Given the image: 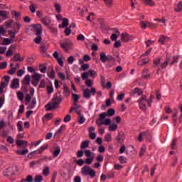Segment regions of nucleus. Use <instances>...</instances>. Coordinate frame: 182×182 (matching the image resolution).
I'll return each instance as SVG.
<instances>
[{"instance_id": "obj_1", "label": "nucleus", "mask_w": 182, "mask_h": 182, "mask_svg": "<svg viewBox=\"0 0 182 182\" xmlns=\"http://www.w3.org/2000/svg\"><path fill=\"white\" fill-rule=\"evenodd\" d=\"M62 97L54 96L51 102L46 105V110L50 112L52 109H57L58 106L62 103Z\"/></svg>"}, {"instance_id": "obj_2", "label": "nucleus", "mask_w": 182, "mask_h": 182, "mask_svg": "<svg viewBox=\"0 0 182 182\" xmlns=\"http://www.w3.org/2000/svg\"><path fill=\"white\" fill-rule=\"evenodd\" d=\"M81 173L83 176H90L91 178H93L95 176H96V171L95 170L91 169L90 166H85L81 169Z\"/></svg>"}, {"instance_id": "obj_3", "label": "nucleus", "mask_w": 182, "mask_h": 182, "mask_svg": "<svg viewBox=\"0 0 182 182\" xmlns=\"http://www.w3.org/2000/svg\"><path fill=\"white\" fill-rule=\"evenodd\" d=\"M18 171V167L16 166H11L7 168L4 171V176L5 177H9V178H11L12 176H15L16 174V172Z\"/></svg>"}, {"instance_id": "obj_4", "label": "nucleus", "mask_w": 182, "mask_h": 182, "mask_svg": "<svg viewBox=\"0 0 182 182\" xmlns=\"http://www.w3.org/2000/svg\"><path fill=\"white\" fill-rule=\"evenodd\" d=\"M60 48H62V49H65L66 52H68V50L71 48H73V42H72V40L70 39H65L64 42L60 43Z\"/></svg>"}, {"instance_id": "obj_5", "label": "nucleus", "mask_w": 182, "mask_h": 182, "mask_svg": "<svg viewBox=\"0 0 182 182\" xmlns=\"http://www.w3.org/2000/svg\"><path fill=\"white\" fill-rule=\"evenodd\" d=\"M137 103H139V109L141 110H147V107L146 106V103H147V97L146 95H142L140 97Z\"/></svg>"}, {"instance_id": "obj_6", "label": "nucleus", "mask_w": 182, "mask_h": 182, "mask_svg": "<svg viewBox=\"0 0 182 182\" xmlns=\"http://www.w3.org/2000/svg\"><path fill=\"white\" fill-rule=\"evenodd\" d=\"M95 96L96 95V88L92 87L90 90L86 88L83 90V97L85 99H90V95Z\"/></svg>"}, {"instance_id": "obj_7", "label": "nucleus", "mask_w": 182, "mask_h": 182, "mask_svg": "<svg viewBox=\"0 0 182 182\" xmlns=\"http://www.w3.org/2000/svg\"><path fill=\"white\" fill-rule=\"evenodd\" d=\"M32 79H33V81L32 82V85L36 87L38 86V85H39V82H41V79H42V74H40L39 73H35L32 75Z\"/></svg>"}, {"instance_id": "obj_8", "label": "nucleus", "mask_w": 182, "mask_h": 182, "mask_svg": "<svg viewBox=\"0 0 182 182\" xmlns=\"http://www.w3.org/2000/svg\"><path fill=\"white\" fill-rule=\"evenodd\" d=\"M133 39V36L129 35L127 33H123L121 34V41L122 42H129Z\"/></svg>"}, {"instance_id": "obj_9", "label": "nucleus", "mask_w": 182, "mask_h": 182, "mask_svg": "<svg viewBox=\"0 0 182 182\" xmlns=\"http://www.w3.org/2000/svg\"><path fill=\"white\" fill-rule=\"evenodd\" d=\"M171 60V58H170V56L166 55V59L165 62H164L161 64V66L159 67V70L166 69Z\"/></svg>"}, {"instance_id": "obj_10", "label": "nucleus", "mask_w": 182, "mask_h": 182, "mask_svg": "<svg viewBox=\"0 0 182 182\" xmlns=\"http://www.w3.org/2000/svg\"><path fill=\"white\" fill-rule=\"evenodd\" d=\"M33 28L36 31V35H42V25L34 24L33 25Z\"/></svg>"}, {"instance_id": "obj_11", "label": "nucleus", "mask_w": 182, "mask_h": 182, "mask_svg": "<svg viewBox=\"0 0 182 182\" xmlns=\"http://www.w3.org/2000/svg\"><path fill=\"white\" fill-rule=\"evenodd\" d=\"M14 50H16V46H15V45H11V46L9 48V49H8L6 53V56L7 58H11V56L12 55H14Z\"/></svg>"}, {"instance_id": "obj_12", "label": "nucleus", "mask_w": 182, "mask_h": 182, "mask_svg": "<svg viewBox=\"0 0 182 182\" xmlns=\"http://www.w3.org/2000/svg\"><path fill=\"white\" fill-rule=\"evenodd\" d=\"M33 95H35V90L32 89L30 93L26 95V105H29V103H31V99H32Z\"/></svg>"}, {"instance_id": "obj_13", "label": "nucleus", "mask_w": 182, "mask_h": 182, "mask_svg": "<svg viewBox=\"0 0 182 182\" xmlns=\"http://www.w3.org/2000/svg\"><path fill=\"white\" fill-rule=\"evenodd\" d=\"M41 22L46 26H49V25H50V23L52 22V20L50 19V17L46 16L41 18Z\"/></svg>"}, {"instance_id": "obj_14", "label": "nucleus", "mask_w": 182, "mask_h": 182, "mask_svg": "<svg viewBox=\"0 0 182 182\" xmlns=\"http://www.w3.org/2000/svg\"><path fill=\"white\" fill-rule=\"evenodd\" d=\"M170 41V38L165 36H161L159 42L161 45H166V43H168Z\"/></svg>"}, {"instance_id": "obj_15", "label": "nucleus", "mask_w": 182, "mask_h": 182, "mask_svg": "<svg viewBox=\"0 0 182 182\" xmlns=\"http://www.w3.org/2000/svg\"><path fill=\"white\" fill-rule=\"evenodd\" d=\"M10 87H11V89H18V87H19V79H14L11 83Z\"/></svg>"}, {"instance_id": "obj_16", "label": "nucleus", "mask_w": 182, "mask_h": 182, "mask_svg": "<svg viewBox=\"0 0 182 182\" xmlns=\"http://www.w3.org/2000/svg\"><path fill=\"white\" fill-rule=\"evenodd\" d=\"M23 85H26L27 86H29L31 85V75L29 74H27L23 80Z\"/></svg>"}, {"instance_id": "obj_17", "label": "nucleus", "mask_w": 182, "mask_h": 182, "mask_svg": "<svg viewBox=\"0 0 182 182\" xmlns=\"http://www.w3.org/2000/svg\"><path fill=\"white\" fill-rule=\"evenodd\" d=\"M90 144V141L85 140L82 141L80 144V149L81 150H83L85 149H89V144Z\"/></svg>"}, {"instance_id": "obj_18", "label": "nucleus", "mask_w": 182, "mask_h": 182, "mask_svg": "<svg viewBox=\"0 0 182 182\" xmlns=\"http://www.w3.org/2000/svg\"><path fill=\"white\" fill-rule=\"evenodd\" d=\"M100 59L102 63H106V62H107V55H106V53L102 52L100 54Z\"/></svg>"}, {"instance_id": "obj_19", "label": "nucleus", "mask_w": 182, "mask_h": 182, "mask_svg": "<svg viewBox=\"0 0 182 182\" xmlns=\"http://www.w3.org/2000/svg\"><path fill=\"white\" fill-rule=\"evenodd\" d=\"M0 16L3 18V19L9 18V12L6 11H0Z\"/></svg>"}, {"instance_id": "obj_20", "label": "nucleus", "mask_w": 182, "mask_h": 182, "mask_svg": "<svg viewBox=\"0 0 182 182\" xmlns=\"http://www.w3.org/2000/svg\"><path fill=\"white\" fill-rule=\"evenodd\" d=\"M63 95H64V96H65V97H69V96H70V90H69V87L64 85Z\"/></svg>"}, {"instance_id": "obj_21", "label": "nucleus", "mask_w": 182, "mask_h": 182, "mask_svg": "<svg viewBox=\"0 0 182 182\" xmlns=\"http://www.w3.org/2000/svg\"><path fill=\"white\" fill-rule=\"evenodd\" d=\"M69 25V19L64 18H63V23L59 25V28H66Z\"/></svg>"}, {"instance_id": "obj_22", "label": "nucleus", "mask_w": 182, "mask_h": 182, "mask_svg": "<svg viewBox=\"0 0 182 182\" xmlns=\"http://www.w3.org/2000/svg\"><path fill=\"white\" fill-rule=\"evenodd\" d=\"M16 143L18 147L23 146V144H26L25 146V147H26V146H28V141H25V140L18 139V140H16Z\"/></svg>"}, {"instance_id": "obj_23", "label": "nucleus", "mask_w": 182, "mask_h": 182, "mask_svg": "<svg viewBox=\"0 0 182 182\" xmlns=\"http://www.w3.org/2000/svg\"><path fill=\"white\" fill-rule=\"evenodd\" d=\"M147 63H149V58H144L138 61L137 65L138 66H144V65H147Z\"/></svg>"}, {"instance_id": "obj_24", "label": "nucleus", "mask_w": 182, "mask_h": 182, "mask_svg": "<svg viewBox=\"0 0 182 182\" xmlns=\"http://www.w3.org/2000/svg\"><path fill=\"white\" fill-rule=\"evenodd\" d=\"M29 153V150L28 149H23L22 151L18 150L16 151V154H18V156H26Z\"/></svg>"}, {"instance_id": "obj_25", "label": "nucleus", "mask_w": 182, "mask_h": 182, "mask_svg": "<svg viewBox=\"0 0 182 182\" xmlns=\"http://www.w3.org/2000/svg\"><path fill=\"white\" fill-rule=\"evenodd\" d=\"M36 106V98H33L31 102L27 107V109H32Z\"/></svg>"}, {"instance_id": "obj_26", "label": "nucleus", "mask_w": 182, "mask_h": 182, "mask_svg": "<svg viewBox=\"0 0 182 182\" xmlns=\"http://www.w3.org/2000/svg\"><path fill=\"white\" fill-rule=\"evenodd\" d=\"M116 33L117 34H112L111 35V40L113 41H117V38H119V35H120V31H119V30L116 31Z\"/></svg>"}, {"instance_id": "obj_27", "label": "nucleus", "mask_w": 182, "mask_h": 182, "mask_svg": "<svg viewBox=\"0 0 182 182\" xmlns=\"http://www.w3.org/2000/svg\"><path fill=\"white\" fill-rule=\"evenodd\" d=\"M133 93H134V95H138V96H141V95H143V90L139 87H136L132 90Z\"/></svg>"}, {"instance_id": "obj_28", "label": "nucleus", "mask_w": 182, "mask_h": 182, "mask_svg": "<svg viewBox=\"0 0 182 182\" xmlns=\"http://www.w3.org/2000/svg\"><path fill=\"white\" fill-rule=\"evenodd\" d=\"M142 77L144 79H148V77H150V74L149 73V70L147 68L144 69L142 73Z\"/></svg>"}, {"instance_id": "obj_29", "label": "nucleus", "mask_w": 182, "mask_h": 182, "mask_svg": "<svg viewBox=\"0 0 182 182\" xmlns=\"http://www.w3.org/2000/svg\"><path fill=\"white\" fill-rule=\"evenodd\" d=\"M117 124H110L109 127H108V130L109 132H116V130H117Z\"/></svg>"}, {"instance_id": "obj_30", "label": "nucleus", "mask_w": 182, "mask_h": 182, "mask_svg": "<svg viewBox=\"0 0 182 182\" xmlns=\"http://www.w3.org/2000/svg\"><path fill=\"white\" fill-rule=\"evenodd\" d=\"M14 62H22L23 59L21 58V55L19 53H17L14 55V58L11 59Z\"/></svg>"}, {"instance_id": "obj_31", "label": "nucleus", "mask_w": 182, "mask_h": 182, "mask_svg": "<svg viewBox=\"0 0 182 182\" xmlns=\"http://www.w3.org/2000/svg\"><path fill=\"white\" fill-rule=\"evenodd\" d=\"M144 139H150L151 137V131L142 132Z\"/></svg>"}, {"instance_id": "obj_32", "label": "nucleus", "mask_w": 182, "mask_h": 182, "mask_svg": "<svg viewBox=\"0 0 182 182\" xmlns=\"http://www.w3.org/2000/svg\"><path fill=\"white\" fill-rule=\"evenodd\" d=\"M116 140H117V141H119V143H123V141L124 140V136L122 133H119L117 136Z\"/></svg>"}, {"instance_id": "obj_33", "label": "nucleus", "mask_w": 182, "mask_h": 182, "mask_svg": "<svg viewBox=\"0 0 182 182\" xmlns=\"http://www.w3.org/2000/svg\"><path fill=\"white\" fill-rule=\"evenodd\" d=\"M106 113L108 117H112V116H114V113H116V112L114 111V109L111 108L109 109Z\"/></svg>"}, {"instance_id": "obj_34", "label": "nucleus", "mask_w": 182, "mask_h": 182, "mask_svg": "<svg viewBox=\"0 0 182 182\" xmlns=\"http://www.w3.org/2000/svg\"><path fill=\"white\" fill-rule=\"evenodd\" d=\"M88 75L90 77H96V76H97V73L93 70H89Z\"/></svg>"}, {"instance_id": "obj_35", "label": "nucleus", "mask_w": 182, "mask_h": 182, "mask_svg": "<svg viewBox=\"0 0 182 182\" xmlns=\"http://www.w3.org/2000/svg\"><path fill=\"white\" fill-rule=\"evenodd\" d=\"M55 9L57 12V14H60V12H62V6H60V4L56 3L54 5Z\"/></svg>"}, {"instance_id": "obj_36", "label": "nucleus", "mask_w": 182, "mask_h": 182, "mask_svg": "<svg viewBox=\"0 0 182 182\" xmlns=\"http://www.w3.org/2000/svg\"><path fill=\"white\" fill-rule=\"evenodd\" d=\"M28 9L31 14H35V12H36V6L33 3L28 6Z\"/></svg>"}, {"instance_id": "obj_37", "label": "nucleus", "mask_w": 182, "mask_h": 182, "mask_svg": "<svg viewBox=\"0 0 182 182\" xmlns=\"http://www.w3.org/2000/svg\"><path fill=\"white\" fill-rule=\"evenodd\" d=\"M161 62V59L160 58H158L154 60L153 66L154 68H157L160 65Z\"/></svg>"}, {"instance_id": "obj_38", "label": "nucleus", "mask_w": 182, "mask_h": 182, "mask_svg": "<svg viewBox=\"0 0 182 182\" xmlns=\"http://www.w3.org/2000/svg\"><path fill=\"white\" fill-rule=\"evenodd\" d=\"M60 154V147L57 146V149L53 152V157H58Z\"/></svg>"}, {"instance_id": "obj_39", "label": "nucleus", "mask_w": 182, "mask_h": 182, "mask_svg": "<svg viewBox=\"0 0 182 182\" xmlns=\"http://www.w3.org/2000/svg\"><path fill=\"white\" fill-rule=\"evenodd\" d=\"M178 55H174L172 58V61L170 63V66H173L174 63H177V62H178Z\"/></svg>"}, {"instance_id": "obj_40", "label": "nucleus", "mask_w": 182, "mask_h": 182, "mask_svg": "<svg viewBox=\"0 0 182 182\" xmlns=\"http://www.w3.org/2000/svg\"><path fill=\"white\" fill-rule=\"evenodd\" d=\"M175 12H181L182 11V1H180L175 8Z\"/></svg>"}, {"instance_id": "obj_41", "label": "nucleus", "mask_w": 182, "mask_h": 182, "mask_svg": "<svg viewBox=\"0 0 182 182\" xmlns=\"http://www.w3.org/2000/svg\"><path fill=\"white\" fill-rule=\"evenodd\" d=\"M154 100V96L151 95L149 98L147 100L146 103L149 106V107H151V103H153V100Z\"/></svg>"}, {"instance_id": "obj_42", "label": "nucleus", "mask_w": 182, "mask_h": 182, "mask_svg": "<svg viewBox=\"0 0 182 182\" xmlns=\"http://www.w3.org/2000/svg\"><path fill=\"white\" fill-rule=\"evenodd\" d=\"M145 5H149V6H154V1L153 0H143Z\"/></svg>"}, {"instance_id": "obj_43", "label": "nucleus", "mask_w": 182, "mask_h": 182, "mask_svg": "<svg viewBox=\"0 0 182 182\" xmlns=\"http://www.w3.org/2000/svg\"><path fill=\"white\" fill-rule=\"evenodd\" d=\"M119 160L121 164H126L127 163V159H126V156H119Z\"/></svg>"}, {"instance_id": "obj_44", "label": "nucleus", "mask_w": 182, "mask_h": 182, "mask_svg": "<svg viewBox=\"0 0 182 182\" xmlns=\"http://www.w3.org/2000/svg\"><path fill=\"white\" fill-rule=\"evenodd\" d=\"M43 181V177L41 175H37L34 178V182H42Z\"/></svg>"}, {"instance_id": "obj_45", "label": "nucleus", "mask_w": 182, "mask_h": 182, "mask_svg": "<svg viewBox=\"0 0 182 182\" xmlns=\"http://www.w3.org/2000/svg\"><path fill=\"white\" fill-rule=\"evenodd\" d=\"M48 147V145L45 144L43 146H41L40 149L38 150V151L39 152L40 154H42V153H43V151H45V150H46Z\"/></svg>"}, {"instance_id": "obj_46", "label": "nucleus", "mask_w": 182, "mask_h": 182, "mask_svg": "<svg viewBox=\"0 0 182 182\" xmlns=\"http://www.w3.org/2000/svg\"><path fill=\"white\" fill-rule=\"evenodd\" d=\"M53 86L51 85H47V92L48 95H52V93H53Z\"/></svg>"}, {"instance_id": "obj_47", "label": "nucleus", "mask_w": 182, "mask_h": 182, "mask_svg": "<svg viewBox=\"0 0 182 182\" xmlns=\"http://www.w3.org/2000/svg\"><path fill=\"white\" fill-rule=\"evenodd\" d=\"M177 147V139H173L171 145V150H174Z\"/></svg>"}, {"instance_id": "obj_48", "label": "nucleus", "mask_w": 182, "mask_h": 182, "mask_svg": "<svg viewBox=\"0 0 182 182\" xmlns=\"http://www.w3.org/2000/svg\"><path fill=\"white\" fill-rule=\"evenodd\" d=\"M93 160H95V157L94 156H90L89 158H87L85 159V164H92V163L93 162Z\"/></svg>"}, {"instance_id": "obj_49", "label": "nucleus", "mask_w": 182, "mask_h": 182, "mask_svg": "<svg viewBox=\"0 0 182 182\" xmlns=\"http://www.w3.org/2000/svg\"><path fill=\"white\" fill-rule=\"evenodd\" d=\"M17 129L18 132H23V126L22 125V121H19L17 124Z\"/></svg>"}, {"instance_id": "obj_50", "label": "nucleus", "mask_w": 182, "mask_h": 182, "mask_svg": "<svg viewBox=\"0 0 182 182\" xmlns=\"http://www.w3.org/2000/svg\"><path fill=\"white\" fill-rule=\"evenodd\" d=\"M17 97L20 102H22L23 100V92L19 91L17 92Z\"/></svg>"}, {"instance_id": "obj_51", "label": "nucleus", "mask_w": 182, "mask_h": 182, "mask_svg": "<svg viewBox=\"0 0 182 182\" xmlns=\"http://www.w3.org/2000/svg\"><path fill=\"white\" fill-rule=\"evenodd\" d=\"M124 96H126V94L124 93H121L118 95V96L117 97V100H118V102H122V100L124 99Z\"/></svg>"}, {"instance_id": "obj_52", "label": "nucleus", "mask_w": 182, "mask_h": 182, "mask_svg": "<svg viewBox=\"0 0 182 182\" xmlns=\"http://www.w3.org/2000/svg\"><path fill=\"white\" fill-rule=\"evenodd\" d=\"M42 41V37L41 35H37V37L34 39L35 43H37V45H39Z\"/></svg>"}, {"instance_id": "obj_53", "label": "nucleus", "mask_w": 182, "mask_h": 182, "mask_svg": "<svg viewBox=\"0 0 182 182\" xmlns=\"http://www.w3.org/2000/svg\"><path fill=\"white\" fill-rule=\"evenodd\" d=\"M85 85L87 86V87H92L93 86V81L90 79H87L85 81Z\"/></svg>"}, {"instance_id": "obj_54", "label": "nucleus", "mask_w": 182, "mask_h": 182, "mask_svg": "<svg viewBox=\"0 0 182 182\" xmlns=\"http://www.w3.org/2000/svg\"><path fill=\"white\" fill-rule=\"evenodd\" d=\"M49 173H50V171H49V166H46V168L43 170V176H49Z\"/></svg>"}, {"instance_id": "obj_55", "label": "nucleus", "mask_w": 182, "mask_h": 182, "mask_svg": "<svg viewBox=\"0 0 182 182\" xmlns=\"http://www.w3.org/2000/svg\"><path fill=\"white\" fill-rule=\"evenodd\" d=\"M81 77H82V80H86V79L87 80V78L89 77V73L85 72V73H82Z\"/></svg>"}, {"instance_id": "obj_56", "label": "nucleus", "mask_w": 182, "mask_h": 182, "mask_svg": "<svg viewBox=\"0 0 182 182\" xmlns=\"http://www.w3.org/2000/svg\"><path fill=\"white\" fill-rule=\"evenodd\" d=\"M67 62L69 65H73V62H75V57L72 55L68 57V58L67 59Z\"/></svg>"}, {"instance_id": "obj_57", "label": "nucleus", "mask_w": 182, "mask_h": 182, "mask_svg": "<svg viewBox=\"0 0 182 182\" xmlns=\"http://www.w3.org/2000/svg\"><path fill=\"white\" fill-rule=\"evenodd\" d=\"M73 97L74 103H77V102H79V99H80V97L77 94H73Z\"/></svg>"}, {"instance_id": "obj_58", "label": "nucleus", "mask_w": 182, "mask_h": 182, "mask_svg": "<svg viewBox=\"0 0 182 182\" xmlns=\"http://www.w3.org/2000/svg\"><path fill=\"white\" fill-rule=\"evenodd\" d=\"M104 1L108 8H110L113 5V0H104Z\"/></svg>"}, {"instance_id": "obj_59", "label": "nucleus", "mask_w": 182, "mask_h": 182, "mask_svg": "<svg viewBox=\"0 0 182 182\" xmlns=\"http://www.w3.org/2000/svg\"><path fill=\"white\" fill-rule=\"evenodd\" d=\"M89 68H90L89 64H84L81 66L80 70H83L85 72V71L87 70V69H89Z\"/></svg>"}, {"instance_id": "obj_60", "label": "nucleus", "mask_w": 182, "mask_h": 182, "mask_svg": "<svg viewBox=\"0 0 182 182\" xmlns=\"http://www.w3.org/2000/svg\"><path fill=\"white\" fill-rule=\"evenodd\" d=\"M105 141H112V135L110 134H107L105 136Z\"/></svg>"}, {"instance_id": "obj_61", "label": "nucleus", "mask_w": 182, "mask_h": 182, "mask_svg": "<svg viewBox=\"0 0 182 182\" xmlns=\"http://www.w3.org/2000/svg\"><path fill=\"white\" fill-rule=\"evenodd\" d=\"M144 153H146V146H142L139 152V156H144Z\"/></svg>"}, {"instance_id": "obj_62", "label": "nucleus", "mask_w": 182, "mask_h": 182, "mask_svg": "<svg viewBox=\"0 0 182 182\" xmlns=\"http://www.w3.org/2000/svg\"><path fill=\"white\" fill-rule=\"evenodd\" d=\"M85 38L83 34H80L77 36V41H81V42H84Z\"/></svg>"}, {"instance_id": "obj_63", "label": "nucleus", "mask_w": 182, "mask_h": 182, "mask_svg": "<svg viewBox=\"0 0 182 182\" xmlns=\"http://www.w3.org/2000/svg\"><path fill=\"white\" fill-rule=\"evenodd\" d=\"M26 182H32L33 181V176H32L31 175H28L27 176L26 178L25 179Z\"/></svg>"}, {"instance_id": "obj_64", "label": "nucleus", "mask_w": 182, "mask_h": 182, "mask_svg": "<svg viewBox=\"0 0 182 182\" xmlns=\"http://www.w3.org/2000/svg\"><path fill=\"white\" fill-rule=\"evenodd\" d=\"M141 27L143 29H147V21H141Z\"/></svg>"}]
</instances>
